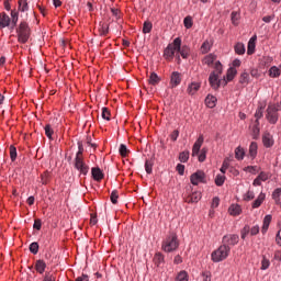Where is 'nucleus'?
Returning <instances> with one entry per match:
<instances>
[{
  "instance_id": "79ce46f5",
  "label": "nucleus",
  "mask_w": 281,
  "mask_h": 281,
  "mask_svg": "<svg viewBox=\"0 0 281 281\" xmlns=\"http://www.w3.org/2000/svg\"><path fill=\"white\" fill-rule=\"evenodd\" d=\"M45 135L48 137V139H52V135H54V128H52V125L47 124L44 127Z\"/></svg>"
},
{
  "instance_id": "13d9d810",
  "label": "nucleus",
  "mask_w": 281,
  "mask_h": 281,
  "mask_svg": "<svg viewBox=\"0 0 281 281\" xmlns=\"http://www.w3.org/2000/svg\"><path fill=\"white\" fill-rule=\"evenodd\" d=\"M42 183L44 186H47V183H49V172L45 171L44 175H42Z\"/></svg>"
},
{
  "instance_id": "052dcab7",
  "label": "nucleus",
  "mask_w": 281,
  "mask_h": 281,
  "mask_svg": "<svg viewBox=\"0 0 281 281\" xmlns=\"http://www.w3.org/2000/svg\"><path fill=\"white\" fill-rule=\"evenodd\" d=\"M256 198V194L254 193V191H248L246 194H245V201H251Z\"/></svg>"
},
{
  "instance_id": "a18cd8bd",
  "label": "nucleus",
  "mask_w": 281,
  "mask_h": 281,
  "mask_svg": "<svg viewBox=\"0 0 281 281\" xmlns=\"http://www.w3.org/2000/svg\"><path fill=\"white\" fill-rule=\"evenodd\" d=\"M102 119L106 120L108 122L111 120V112L109 111V108H102Z\"/></svg>"
},
{
  "instance_id": "1a4fd4ad",
  "label": "nucleus",
  "mask_w": 281,
  "mask_h": 281,
  "mask_svg": "<svg viewBox=\"0 0 281 281\" xmlns=\"http://www.w3.org/2000/svg\"><path fill=\"white\" fill-rule=\"evenodd\" d=\"M239 240H240V237L238 235L228 234L222 238V245H225L226 247H234L238 245Z\"/></svg>"
},
{
  "instance_id": "20e7f679",
  "label": "nucleus",
  "mask_w": 281,
  "mask_h": 281,
  "mask_svg": "<svg viewBox=\"0 0 281 281\" xmlns=\"http://www.w3.org/2000/svg\"><path fill=\"white\" fill-rule=\"evenodd\" d=\"M231 251L232 248L229 246L222 244L216 250L211 254V259L214 262H223V260H227Z\"/></svg>"
},
{
  "instance_id": "de8ad7c7",
  "label": "nucleus",
  "mask_w": 281,
  "mask_h": 281,
  "mask_svg": "<svg viewBox=\"0 0 281 281\" xmlns=\"http://www.w3.org/2000/svg\"><path fill=\"white\" fill-rule=\"evenodd\" d=\"M30 251H31V254H33L34 256H36V254H38V243L33 241V243L30 245Z\"/></svg>"
},
{
  "instance_id": "aec40b11",
  "label": "nucleus",
  "mask_w": 281,
  "mask_h": 281,
  "mask_svg": "<svg viewBox=\"0 0 281 281\" xmlns=\"http://www.w3.org/2000/svg\"><path fill=\"white\" fill-rule=\"evenodd\" d=\"M215 61H216V55L214 54H209L202 60L203 65H207L209 67H212V65H214Z\"/></svg>"
},
{
  "instance_id": "603ef678",
  "label": "nucleus",
  "mask_w": 281,
  "mask_h": 281,
  "mask_svg": "<svg viewBox=\"0 0 281 281\" xmlns=\"http://www.w3.org/2000/svg\"><path fill=\"white\" fill-rule=\"evenodd\" d=\"M183 23H184V27H187V30H190V27H192L193 25L192 16L184 18Z\"/></svg>"
},
{
  "instance_id": "49530a36",
  "label": "nucleus",
  "mask_w": 281,
  "mask_h": 281,
  "mask_svg": "<svg viewBox=\"0 0 281 281\" xmlns=\"http://www.w3.org/2000/svg\"><path fill=\"white\" fill-rule=\"evenodd\" d=\"M249 233H250L249 225L244 226V228L240 231L241 239L245 240V238H247V236H249Z\"/></svg>"
},
{
  "instance_id": "b1692460",
  "label": "nucleus",
  "mask_w": 281,
  "mask_h": 281,
  "mask_svg": "<svg viewBox=\"0 0 281 281\" xmlns=\"http://www.w3.org/2000/svg\"><path fill=\"white\" fill-rule=\"evenodd\" d=\"M262 142L266 148H271V146H273V138L271 137L270 134H265L262 137Z\"/></svg>"
},
{
  "instance_id": "e433bc0d",
  "label": "nucleus",
  "mask_w": 281,
  "mask_h": 281,
  "mask_svg": "<svg viewBox=\"0 0 281 281\" xmlns=\"http://www.w3.org/2000/svg\"><path fill=\"white\" fill-rule=\"evenodd\" d=\"M239 83L240 85H249V74L243 72L239 77Z\"/></svg>"
},
{
  "instance_id": "f704fd0d",
  "label": "nucleus",
  "mask_w": 281,
  "mask_h": 281,
  "mask_svg": "<svg viewBox=\"0 0 281 281\" xmlns=\"http://www.w3.org/2000/svg\"><path fill=\"white\" fill-rule=\"evenodd\" d=\"M235 53L238 54L239 56H243V54H245V44L237 43L235 45Z\"/></svg>"
},
{
  "instance_id": "cd10ccee",
  "label": "nucleus",
  "mask_w": 281,
  "mask_h": 281,
  "mask_svg": "<svg viewBox=\"0 0 281 281\" xmlns=\"http://www.w3.org/2000/svg\"><path fill=\"white\" fill-rule=\"evenodd\" d=\"M99 34L100 36H106L109 34V24L100 23Z\"/></svg>"
},
{
  "instance_id": "3c124183",
  "label": "nucleus",
  "mask_w": 281,
  "mask_h": 281,
  "mask_svg": "<svg viewBox=\"0 0 281 281\" xmlns=\"http://www.w3.org/2000/svg\"><path fill=\"white\" fill-rule=\"evenodd\" d=\"M223 183H225V176L217 175L215 178V184L221 187V186H223Z\"/></svg>"
},
{
  "instance_id": "a878e982",
  "label": "nucleus",
  "mask_w": 281,
  "mask_h": 281,
  "mask_svg": "<svg viewBox=\"0 0 281 281\" xmlns=\"http://www.w3.org/2000/svg\"><path fill=\"white\" fill-rule=\"evenodd\" d=\"M205 104L209 109H214L216 106V97L207 95L205 99Z\"/></svg>"
},
{
  "instance_id": "0eeeda50",
  "label": "nucleus",
  "mask_w": 281,
  "mask_h": 281,
  "mask_svg": "<svg viewBox=\"0 0 281 281\" xmlns=\"http://www.w3.org/2000/svg\"><path fill=\"white\" fill-rule=\"evenodd\" d=\"M278 111H280V105L276 103L268 104V108L266 110V120L269 122V124H278Z\"/></svg>"
},
{
  "instance_id": "f8f14e48",
  "label": "nucleus",
  "mask_w": 281,
  "mask_h": 281,
  "mask_svg": "<svg viewBox=\"0 0 281 281\" xmlns=\"http://www.w3.org/2000/svg\"><path fill=\"white\" fill-rule=\"evenodd\" d=\"M203 142H204V138H203V135L201 134L193 145L192 157H196V155H199V153L201 151V147L203 146Z\"/></svg>"
},
{
  "instance_id": "423d86ee",
  "label": "nucleus",
  "mask_w": 281,
  "mask_h": 281,
  "mask_svg": "<svg viewBox=\"0 0 281 281\" xmlns=\"http://www.w3.org/2000/svg\"><path fill=\"white\" fill-rule=\"evenodd\" d=\"M181 49V38L177 37L173 40L171 44L167 46L164 53V57L166 60H172L175 58V54Z\"/></svg>"
},
{
  "instance_id": "c03bdc74",
  "label": "nucleus",
  "mask_w": 281,
  "mask_h": 281,
  "mask_svg": "<svg viewBox=\"0 0 281 281\" xmlns=\"http://www.w3.org/2000/svg\"><path fill=\"white\" fill-rule=\"evenodd\" d=\"M211 48H212V44H210L209 41H205L201 46V52L202 54H207V52H210Z\"/></svg>"
},
{
  "instance_id": "338daca9",
  "label": "nucleus",
  "mask_w": 281,
  "mask_h": 281,
  "mask_svg": "<svg viewBox=\"0 0 281 281\" xmlns=\"http://www.w3.org/2000/svg\"><path fill=\"white\" fill-rule=\"evenodd\" d=\"M75 281H89V276L83 274L82 277H78Z\"/></svg>"
},
{
  "instance_id": "e2e57ef3",
  "label": "nucleus",
  "mask_w": 281,
  "mask_h": 281,
  "mask_svg": "<svg viewBox=\"0 0 281 281\" xmlns=\"http://www.w3.org/2000/svg\"><path fill=\"white\" fill-rule=\"evenodd\" d=\"M220 203H221V199H218V198H213L211 207H212L213 210H215V207H218Z\"/></svg>"
},
{
  "instance_id": "dca6fc26",
  "label": "nucleus",
  "mask_w": 281,
  "mask_h": 281,
  "mask_svg": "<svg viewBox=\"0 0 281 281\" xmlns=\"http://www.w3.org/2000/svg\"><path fill=\"white\" fill-rule=\"evenodd\" d=\"M256 41H258V37L256 35L249 40L248 49H247L248 56H251V54H254V52H256Z\"/></svg>"
},
{
  "instance_id": "774afa93",
  "label": "nucleus",
  "mask_w": 281,
  "mask_h": 281,
  "mask_svg": "<svg viewBox=\"0 0 281 281\" xmlns=\"http://www.w3.org/2000/svg\"><path fill=\"white\" fill-rule=\"evenodd\" d=\"M276 240H277V245L281 247V231L278 232Z\"/></svg>"
},
{
  "instance_id": "f03ea898",
  "label": "nucleus",
  "mask_w": 281,
  "mask_h": 281,
  "mask_svg": "<svg viewBox=\"0 0 281 281\" xmlns=\"http://www.w3.org/2000/svg\"><path fill=\"white\" fill-rule=\"evenodd\" d=\"M14 30H15L18 43L25 45V43L30 41V36H32V29L30 27V24L27 23V21L22 20L20 23H16Z\"/></svg>"
},
{
  "instance_id": "5701e85b",
  "label": "nucleus",
  "mask_w": 281,
  "mask_h": 281,
  "mask_svg": "<svg viewBox=\"0 0 281 281\" xmlns=\"http://www.w3.org/2000/svg\"><path fill=\"white\" fill-rule=\"evenodd\" d=\"M228 212H229L231 216H238L241 212L240 205H238V204L231 205L228 209Z\"/></svg>"
},
{
  "instance_id": "ddd939ff",
  "label": "nucleus",
  "mask_w": 281,
  "mask_h": 281,
  "mask_svg": "<svg viewBox=\"0 0 281 281\" xmlns=\"http://www.w3.org/2000/svg\"><path fill=\"white\" fill-rule=\"evenodd\" d=\"M180 85H181V72L173 71L170 77V86L172 89H175V87H179Z\"/></svg>"
},
{
  "instance_id": "69168bd1",
  "label": "nucleus",
  "mask_w": 281,
  "mask_h": 281,
  "mask_svg": "<svg viewBox=\"0 0 281 281\" xmlns=\"http://www.w3.org/2000/svg\"><path fill=\"white\" fill-rule=\"evenodd\" d=\"M43 281H56V277L50 274V273H46L44 276V280Z\"/></svg>"
},
{
  "instance_id": "39448f33",
  "label": "nucleus",
  "mask_w": 281,
  "mask_h": 281,
  "mask_svg": "<svg viewBox=\"0 0 281 281\" xmlns=\"http://www.w3.org/2000/svg\"><path fill=\"white\" fill-rule=\"evenodd\" d=\"M161 249L165 250L167 254L177 251V249H179V238L177 237V234L175 233L170 234L162 241Z\"/></svg>"
},
{
  "instance_id": "bb28decb",
  "label": "nucleus",
  "mask_w": 281,
  "mask_h": 281,
  "mask_svg": "<svg viewBox=\"0 0 281 281\" xmlns=\"http://www.w3.org/2000/svg\"><path fill=\"white\" fill-rule=\"evenodd\" d=\"M281 75V70L280 68L272 66L269 70V76L270 78H279V76Z\"/></svg>"
},
{
  "instance_id": "8fccbe9b",
  "label": "nucleus",
  "mask_w": 281,
  "mask_h": 281,
  "mask_svg": "<svg viewBox=\"0 0 281 281\" xmlns=\"http://www.w3.org/2000/svg\"><path fill=\"white\" fill-rule=\"evenodd\" d=\"M231 19L233 25H238V19H240V14L238 12H232Z\"/></svg>"
},
{
  "instance_id": "864d4df0",
  "label": "nucleus",
  "mask_w": 281,
  "mask_h": 281,
  "mask_svg": "<svg viewBox=\"0 0 281 281\" xmlns=\"http://www.w3.org/2000/svg\"><path fill=\"white\" fill-rule=\"evenodd\" d=\"M110 199H111L113 205H116L117 199H120V195L117 194L116 190L112 191Z\"/></svg>"
},
{
  "instance_id": "6e6d98bb",
  "label": "nucleus",
  "mask_w": 281,
  "mask_h": 281,
  "mask_svg": "<svg viewBox=\"0 0 281 281\" xmlns=\"http://www.w3.org/2000/svg\"><path fill=\"white\" fill-rule=\"evenodd\" d=\"M82 153H85V147L82 146V143H78V151L75 158H83Z\"/></svg>"
},
{
  "instance_id": "c85d7f7f",
  "label": "nucleus",
  "mask_w": 281,
  "mask_h": 281,
  "mask_svg": "<svg viewBox=\"0 0 281 281\" xmlns=\"http://www.w3.org/2000/svg\"><path fill=\"white\" fill-rule=\"evenodd\" d=\"M178 52L182 58H188L190 56V47H188L187 45L182 47L180 46V49Z\"/></svg>"
},
{
  "instance_id": "6ab92c4d",
  "label": "nucleus",
  "mask_w": 281,
  "mask_h": 281,
  "mask_svg": "<svg viewBox=\"0 0 281 281\" xmlns=\"http://www.w3.org/2000/svg\"><path fill=\"white\" fill-rule=\"evenodd\" d=\"M272 216L271 215H266L263 218V225L261 228V233L262 234H267V232L269 231V225H271V221H272Z\"/></svg>"
},
{
  "instance_id": "680f3d73",
  "label": "nucleus",
  "mask_w": 281,
  "mask_h": 281,
  "mask_svg": "<svg viewBox=\"0 0 281 281\" xmlns=\"http://www.w3.org/2000/svg\"><path fill=\"white\" fill-rule=\"evenodd\" d=\"M257 178L261 181H267L269 179V173L261 171Z\"/></svg>"
},
{
  "instance_id": "412c9836",
  "label": "nucleus",
  "mask_w": 281,
  "mask_h": 281,
  "mask_svg": "<svg viewBox=\"0 0 281 281\" xmlns=\"http://www.w3.org/2000/svg\"><path fill=\"white\" fill-rule=\"evenodd\" d=\"M29 10H30V5L27 4V0H19L18 13L19 12H27Z\"/></svg>"
},
{
  "instance_id": "7c9ffc66",
  "label": "nucleus",
  "mask_w": 281,
  "mask_h": 281,
  "mask_svg": "<svg viewBox=\"0 0 281 281\" xmlns=\"http://www.w3.org/2000/svg\"><path fill=\"white\" fill-rule=\"evenodd\" d=\"M161 79H159V76H157L156 72H151L149 76V85H153L155 87V85H159Z\"/></svg>"
},
{
  "instance_id": "a211bd4d",
  "label": "nucleus",
  "mask_w": 281,
  "mask_h": 281,
  "mask_svg": "<svg viewBox=\"0 0 281 281\" xmlns=\"http://www.w3.org/2000/svg\"><path fill=\"white\" fill-rule=\"evenodd\" d=\"M47 268V263H45L44 260L38 259L35 262V270L37 271V273H45V269Z\"/></svg>"
},
{
  "instance_id": "a19ab883",
  "label": "nucleus",
  "mask_w": 281,
  "mask_h": 281,
  "mask_svg": "<svg viewBox=\"0 0 281 281\" xmlns=\"http://www.w3.org/2000/svg\"><path fill=\"white\" fill-rule=\"evenodd\" d=\"M206 155H207V148L203 147L201 149L200 154H198L199 161H201V162L205 161Z\"/></svg>"
},
{
  "instance_id": "f257e3e1",
  "label": "nucleus",
  "mask_w": 281,
  "mask_h": 281,
  "mask_svg": "<svg viewBox=\"0 0 281 281\" xmlns=\"http://www.w3.org/2000/svg\"><path fill=\"white\" fill-rule=\"evenodd\" d=\"M16 23H19V11L16 9L11 10L10 15L5 12L0 13V30L9 27V30L13 31L16 27Z\"/></svg>"
},
{
  "instance_id": "9b49d317",
  "label": "nucleus",
  "mask_w": 281,
  "mask_h": 281,
  "mask_svg": "<svg viewBox=\"0 0 281 281\" xmlns=\"http://www.w3.org/2000/svg\"><path fill=\"white\" fill-rule=\"evenodd\" d=\"M201 196L202 195L200 191H194L193 193L184 195V201L186 203H199Z\"/></svg>"
},
{
  "instance_id": "58836bf2",
  "label": "nucleus",
  "mask_w": 281,
  "mask_h": 281,
  "mask_svg": "<svg viewBox=\"0 0 281 281\" xmlns=\"http://www.w3.org/2000/svg\"><path fill=\"white\" fill-rule=\"evenodd\" d=\"M181 164H186L190 159V151H182L179 155Z\"/></svg>"
},
{
  "instance_id": "bf43d9fd",
  "label": "nucleus",
  "mask_w": 281,
  "mask_h": 281,
  "mask_svg": "<svg viewBox=\"0 0 281 281\" xmlns=\"http://www.w3.org/2000/svg\"><path fill=\"white\" fill-rule=\"evenodd\" d=\"M257 234H260V226L256 225L250 228V236H257Z\"/></svg>"
},
{
  "instance_id": "4d7b16f0",
  "label": "nucleus",
  "mask_w": 281,
  "mask_h": 281,
  "mask_svg": "<svg viewBox=\"0 0 281 281\" xmlns=\"http://www.w3.org/2000/svg\"><path fill=\"white\" fill-rule=\"evenodd\" d=\"M255 117H256V124H260V119L262 117V108H258L256 113H255Z\"/></svg>"
},
{
  "instance_id": "473e14b6",
  "label": "nucleus",
  "mask_w": 281,
  "mask_h": 281,
  "mask_svg": "<svg viewBox=\"0 0 281 281\" xmlns=\"http://www.w3.org/2000/svg\"><path fill=\"white\" fill-rule=\"evenodd\" d=\"M151 31H153V23L145 21L143 24V34H150Z\"/></svg>"
},
{
  "instance_id": "4468645a",
  "label": "nucleus",
  "mask_w": 281,
  "mask_h": 281,
  "mask_svg": "<svg viewBox=\"0 0 281 281\" xmlns=\"http://www.w3.org/2000/svg\"><path fill=\"white\" fill-rule=\"evenodd\" d=\"M91 175L94 181H102V179H104V172H102V170L100 169V167H93L91 169Z\"/></svg>"
},
{
  "instance_id": "f3484780",
  "label": "nucleus",
  "mask_w": 281,
  "mask_h": 281,
  "mask_svg": "<svg viewBox=\"0 0 281 281\" xmlns=\"http://www.w3.org/2000/svg\"><path fill=\"white\" fill-rule=\"evenodd\" d=\"M265 199H267V194L261 192L258 198L252 202V210H257V207H260L265 202Z\"/></svg>"
},
{
  "instance_id": "6e6552de",
  "label": "nucleus",
  "mask_w": 281,
  "mask_h": 281,
  "mask_svg": "<svg viewBox=\"0 0 281 281\" xmlns=\"http://www.w3.org/2000/svg\"><path fill=\"white\" fill-rule=\"evenodd\" d=\"M74 167L76 168V170H78V172H80V175H89V167L87 162H85V158H75Z\"/></svg>"
},
{
  "instance_id": "393cba45",
  "label": "nucleus",
  "mask_w": 281,
  "mask_h": 281,
  "mask_svg": "<svg viewBox=\"0 0 281 281\" xmlns=\"http://www.w3.org/2000/svg\"><path fill=\"white\" fill-rule=\"evenodd\" d=\"M249 155L252 159L256 158V155H258V144L256 142H252L249 146Z\"/></svg>"
},
{
  "instance_id": "ea45409f",
  "label": "nucleus",
  "mask_w": 281,
  "mask_h": 281,
  "mask_svg": "<svg viewBox=\"0 0 281 281\" xmlns=\"http://www.w3.org/2000/svg\"><path fill=\"white\" fill-rule=\"evenodd\" d=\"M176 281H188V272L182 270L178 273Z\"/></svg>"
},
{
  "instance_id": "4be33fe9",
  "label": "nucleus",
  "mask_w": 281,
  "mask_h": 281,
  "mask_svg": "<svg viewBox=\"0 0 281 281\" xmlns=\"http://www.w3.org/2000/svg\"><path fill=\"white\" fill-rule=\"evenodd\" d=\"M164 262H165L164 255L161 252H156L154 256V263L156 265V267H161Z\"/></svg>"
},
{
  "instance_id": "37998d69",
  "label": "nucleus",
  "mask_w": 281,
  "mask_h": 281,
  "mask_svg": "<svg viewBox=\"0 0 281 281\" xmlns=\"http://www.w3.org/2000/svg\"><path fill=\"white\" fill-rule=\"evenodd\" d=\"M235 157H236V159H239V160L244 159L245 158V150L240 147H237L235 149Z\"/></svg>"
},
{
  "instance_id": "2eb2a0df",
  "label": "nucleus",
  "mask_w": 281,
  "mask_h": 281,
  "mask_svg": "<svg viewBox=\"0 0 281 281\" xmlns=\"http://www.w3.org/2000/svg\"><path fill=\"white\" fill-rule=\"evenodd\" d=\"M201 89V85L199 82H191L188 86L187 93L189 95H195V93Z\"/></svg>"
},
{
  "instance_id": "5fc2aeb1",
  "label": "nucleus",
  "mask_w": 281,
  "mask_h": 281,
  "mask_svg": "<svg viewBox=\"0 0 281 281\" xmlns=\"http://www.w3.org/2000/svg\"><path fill=\"white\" fill-rule=\"evenodd\" d=\"M227 168H229V159H225L223 161V165L220 170L223 175H225V172H227Z\"/></svg>"
},
{
  "instance_id": "72a5a7b5",
  "label": "nucleus",
  "mask_w": 281,
  "mask_h": 281,
  "mask_svg": "<svg viewBox=\"0 0 281 281\" xmlns=\"http://www.w3.org/2000/svg\"><path fill=\"white\" fill-rule=\"evenodd\" d=\"M9 155H10L11 161H16L18 154H16V147H14V145H11L9 147Z\"/></svg>"
},
{
  "instance_id": "7ed1b4c3",
  "label": "nucleus",
  "mask_w": 281,
  "mask_h": 281,
  "mask_svg": "<svg viewBox=\"0 0 281 281\" xmlns=\"http://www.w3.org/2000/svg\"><path fill=\"white\" fill-rule=\"evenodd\" d=\"M214 69L215 70L211 72L209 77V82L212 89L216 91L221 87V80L218 79V76L223 74V65L221 61H215Z\"/></svg>"
},
{
  "instance_id": "09e8293b",
  "label": "nucleus",
  "mask_w": 281,
  "mask_h": 281,
  "mask_svg": "<svg viewBox=\"0 0 281 281\" xmlns=\"http://www.w3.org/2000/svg\"><path fill=\"white\" fill-rule=\"evenodd\" d=\"M145 170L147 175H153V160H146Z\"/></svg>"
},
{
  "instance_id": "c9c22d12",
  "label": "nucleus",
  "mask_w": 281,
  "mask_h": 281,
  "mask_svg": "<svg viewBox=\"0 0 281 281\" xmlns=\"http://www.w3.org/2000/svg\"><path fill=\"white\" fill-rule=\"evenodd\" d=\"M119 153L121 155V157H127L128 153H131V150H128V148L126 147V145L121 144L120 148H119Z\"/></svg>"
},
{
  "instance_id": "4c0bfd02",
  "label": "nucleus",
  "mask_w": 281,
  "mask_h": 281,
  "mask_svg": "<svg viewBox=\"0 0 281 281\" xmlns=\"http://www.w3.org/2000/svg\"><path fill=\"white\" fill-rule=\"evenodd\" d=\"M280 195H281V189L278 188L272 193V199L276 201L277 205H280Z\"/></svg>"
},
{
  "instance_id": "2f4dec72",
  "label": "nucleus",
  "mask_w": 281,
  "mask_h": 281,
  "mask_svg": "<svg viewBox=\"0 0 281 281\" xmlns=\"http://www.w3.org/2000/svg\"><path fill=\"white\" fill-rule=\"evenodd\" d=\"M236 74H238V71L234 67H232L227 70L226 78H227L228 82H232V79L236 77Z\"/></svg>"
},
{
  "instance_id": "0e129e2a",
  "label": "nucleus",
  "mask_w": 281,
  "mask_h": 281,
  "mask_svg": "<svg viewBox=\"0 0 281 281\" xmlns=\"http://www.w3.org/2000/svg\"><path fill=\"white\" fill-rule=\"evenodd\" d=\"M42 225L43 224H42L41 220L37 218V220L34 221L33 228L37 229V231H41Z\"/></svg>"
},
{
  "instance_id": "c756f323",
  "label": "nucleus",
  "mask_w": 281,
  "mask_h": 281,
  "mask_svg": "<svg viewBox=\"0 0 281 281\" xmlns=\"http://www.w3.org/2000/svg\"><path fill=\"white\" fill-rule=\"evenodd\" d=\"M269 267H271V261L267 258V256H263L261 260V267H260L261 271H267Z\"/></svg>"
},
{
  "instance_id": "9d476101",
  "label": "nucleus",
  "mask_w": 281,
  "mask_h": 281,
  "mask_svg": "<svg viewBox=\"0 0 281 281\" xmlns=\"http://www.w3.org/2000/svg\"><path fill=\"white\" fill-rule=\"evenodd\" d=\"M190 180L192 186H199L200 183H203V181H205V172L196 171L195 173L191 175Z\"/></svg>"
}]
</instances>
